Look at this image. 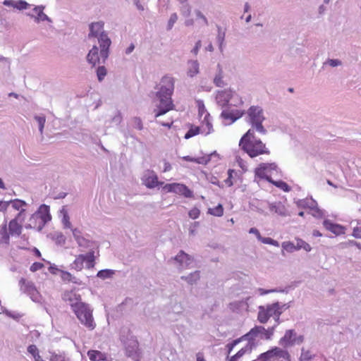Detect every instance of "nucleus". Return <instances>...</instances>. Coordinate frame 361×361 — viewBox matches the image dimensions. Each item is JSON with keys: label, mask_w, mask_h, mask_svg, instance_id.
I'll return each mask as SVG.
<instances>
[{"label": "nucleus", "mask_w": 361, "mask_h": 361, "mask_svg": "<svg viewBox=\"0 0 361 361\" xmlns=\"http://www.w3.org/2000/svg\"><path fill=\"white\" fill-rule=\"evenodd\" d=\"M27 352L33 356L35 361H39L42 359L35 345H30L27 347Z\"/></svg>", "instance_id": "43"}, {"label": "nucleus", "mask_w": 361, "mask_h": 361, "mask_svg": "<svg viewBox=\"0 0 361 361\" xmlns=\"http://www.w3.org/2000/svg\"><path fill=\"white\" fill-rule=\"evenodd\" d=\"M324 228L332 232L336 235L343 234L345 233V227L337 224H334L329 219H326L323 222Z\"/></svg>", "instance_id": "19"}, {"label": "nucleus", "mask_w": 361, "mask_h": 361, "mask_svg": "<svg viewBox=\"0 0 361 361\" xmlns=\"http://www.w3.org/2000/svg\"><path fill=\"white\" fill-rule=\"evenodd\" d=\"M54 239L56 240V243L60 245H63L66 243V237L61 232H57L54 234Z\"/></svg>", "instance_id": "56"}, {"label": "nucleus", "mask_w": 361, "mask_h": 361, "mask_svg": "<svg viewBox=\"0 0 361 361\" xmlns=\"http://www.w3.org/2000/svg\"><path fill=\"white\" fill-rule=\"evenodd\" d=\"M195 13L197 18L200 19L204 25H208L209 22L206 16L198 9L195 11Z\"/></svg>", "instance_id": "57"}, {"label": "nucleus", "mask_w": 361, "mask_h": 361, "mask_svg": "<svg viewBox=\"0 0 361 361\" xmlns=\"http://www.w3.org/2000/svg\"><path fill=\"white\" fill-rule=\"evenodd\" d=\"M5 202L8 203V207L11 204L12 207L15 210L20 211L21 209H24L23 207L27 206V203L21 200L15 199L10 201H5Z\"/></svg>", "instance_id": "33"}, {"label": "nucleus", "mask_w": 361, "mask_h": 361, "mask_svg": "<svg viewBox=\"0 0 361 361\" xmlns=\"http://www.w3.org/2000/svg\"><path fill=\"white\" fill-rule=\"evenodd\" d=\"M247 122L252 125V128L254 130L265 135L267 130L262 125L265 117L264 116L263 109L259 106H251L247 111Z\"/></svg>", "instance_id": "5"}, {"label": "nucleus", "mask_w": 361, "mask_h": 361, "mask_svg": "<svg viewBox=\"0 0 361 361\" xmlns=\"http://www.w3.org/2000/svg\"><path fill=\"white\" fill-rule=\"evenodd\" d=\"M17 219H12L8 224L9 233L11 235L19 236L22 232V226L18 223Z\"/></svg>", "instance_id": "25"}, {"label": "nucleus", "mask_w": 361, "mask_h": 361, "mask_svg": "<svg viewBox=\"0 0 361 361\" xmlns=\"http://www.w3.org/2000/svg\"><path fill=\"white\" fill-rule=\"evenodd\" d=\"M51 219V216L49 213V207L46 204H42L38 210L31 216L29 220L30 224L26 228H35L37 231H41Z\"/></svg>", "instance_id": "4"}, {"label": "nucleus", "mask_w": 361, "mask_h": 361, "mask_svg": "<svg viewBox=\"0 0 361 361\" xmlns=\"http://www.w3.org/2000/svg\"><path fill=\"white\" fill-rule=\"evenodd\" d=\"M268 207L270 212L277 214L278 215L286 216L287 210L283 204L281 202H268Z\"/></svg>", "instance_id": "22"}, {"label": "nucleus", "mask_w": 361, "mask_h": 361, "mask_svg": "<svg viewBox=\"0 0 361 361\" xmlns=\"http://www.w3.org/2000/svg\"><path fill=\"white\" fill-rule=\"evenodd\" d=\"M173 192L178 195H183L185 197L190 198L193 197V192L185 185L174 183Z\"/></svg>", "instance_id": "23"}, {"label": "nucleus", "mask_w": 361, "mask_h": 361, "mask_svg": "<svg viewBox=\"0 0 361 361\" xmlns=\"http://www.w3.org/2000/svg\"><path fill=\"white\" fill-rule=\"evenodd\" d=\"M61 279L65 281L72 282L79 285L81 284V281L78 279L68 271L61 272Z\"/></svg>", "instance_id": "40"}, {"label": "nucleus", "mask_w": 361, "mask_h": 361, "mask_svg": "<svg viewBox=\"0 0 361 361\" xmlns=\"http://www.w3.org/2000/svg\"><path fill=\"white\" fill-rule=\"evenodd\" d=\"M220 117L223 119L224 125H231L235 121H233V116L231 109H226L222 111Z\"/></svg>", "instance_id": "31"}, {"label": "nucleus", "mask_w": 361, "mask_h": 361, "mask_svg": "<svg viewBox=\"0 0 361 361\" xmlns=\"http://www.w3.org/2000/svg\"><path fill=\"white\" fill-rule=\"evenodd\" d=\"M233 97V91L229 90H219L216 94V104L221 108L226 107Z\"/></svg>", "instance_id": "15"}, {"label": "nucleus", "mask_w": 361, "mask_h": 361, "mask_svg": "<svg viewBox=\"0 0 361 361\" xmlns=\"http://www.w3.org/2000/svg\"><path fill=\"white\" fill-rule=\"evenodd\" d=\"M123 117L121 113L119 111H116L112 116L111 119L106 121L108 124V127H112L114 126H118L122 121Z\"/></svg>", "instance_id": "32"}, {"label": "nucleus", "mask_w": 361, "mask_h": 361, "mask_svg": "<svg viewBox=\"0 0 361 361\" xmlns=\"http://www.w3.org/2000/svg\"><path fill=\"white\" fill-rule=\"evenodd\" d=\"M200 214V209L195 207V208H192L191 210H190L188 215L190 218H192L193 219H196L199 217Z\"/></svg>", "instance_id": "64"}, {"label": "nucleus", "mask_w": 361, "mask_h": 361, "mask_svg": "<svg viewBox=\"0 0 361 361\" xmlns=\"http://www.w3.org/2000/svg\"><path fill=\"white\" fill-rule=\"evenodd\" d=\"M62 298L65 302H68L72 310L75 308V306H78L83 302L81 301L80 295L73 290L65 292Z\"/></svg>", "instance_id": "16"}, {"label": "nucleus", "mask_w": 361, "mask_h": 361, "mask_svg": "<svg viewBox=\"0 0 361 361\" xmlns=\"http://www.w3.org/2000/svg\"><path fill=\"white\" fill-rule=\"evenodd\" d=\"M50 361H70V359L63 355L53 354Z\"/></svg>", "instance_id": "58"}, {"label": "nucleus", "mask_w": 361, "mask_h": 361, "mask_svg": "<svg viewBox=\"0 0 361 361\" xmlns=\"http://www.w3.org/2000/svg\"><path fill=\"white\" fill-rule=\"evenodd\" d=\"M45 6L43 5L36 6L33 8L34 12L37 14V16L28 14L29 16L33 18L36 23H39L40 21H48L49 23H51V19L44 13V10Z\"/></svg>", "instance_id": "18"}, {"label": "nucleus", "mask_w": 361, "mask_h": 361, "mask_svg": "<svg viewBox=\"0 0 361 361\" xmlns=\"http://www.w3.org/2000/svg\"><path fill=\"white\" fill-rule=\"evenodd\" d=\"M239 146L251 158L270 153L269 150L266 147V145L260 139L256 137L253 129H249L241 137Z\"/></svg>", "instance_id": "3"}, {"label": "nucleus", "mask_w": 361, "mask_h": 361, "mask_svg": "<svg viewBox=\"0 0 361 361\" xmlns=\"http://www.w3.org/2000/svg\"><path fill=\"white\" fill-rule=\"evenodd\" d=\"M94 252L91 250L85 255V262H86V267L92 269L94 267Z\"/></svg>", "instance_id": "37"}, {"label": "nucleus", "mask_w": 361, "mask_h": 361, "mask_svg": "<svg viewBox=\"0 0 361 361\" xmlns=\"http://www.w3.org/2000/svg\"><path fill=\"white\" fill-rule=\"evenodd\" d=\"M304 341V336L302 335L297 336V334L293 329H288L286 331L284 336L281 338L279 344L284 348L292 347L295 345H300Z\"/></svg>", "instance_id": "9"}, {"label": "nucleus", "mask_w": 361, "mask_h": 361, "mask_svg": "<svg viewBox=\"0 0 361 361\" xmlns=\"http://www.w3.org/2000/svg\"><path fill=\"white\" fill-rule=\"evenodd\" d=\"M262 329L260 326H255L254 328L251 329L248 333L241 337L243 340L247 341V344H250L252 348L255 345V338L259 336V331H262Z\"/></svg>", "instance_id": "21"}, {"label": "nucleus", "mask_w": 361, "mask_h": 361, "mask_svg": "<svg viewBox=\"0 0 361 361\" xmlns=\"http://www.w3.org/2000/svg\"><path fill=\"white\" fill-rule=\"evenodd\" d=\"M73 312L86 328L90 330H93L95 328L96 324L92 316V310L88 304L82 302L78 306H75Z\"/></svg>", "instance_id": "6"}, {"label": "nucleus", "mask_w": 361, "mask_h": 361, "mask_svg": "<svg viewBox=\"0 0 361 361\" xmlns=\"http://www.w3.org/2000/svg\"><path fill=\"white\" fill-rule=\"evenodd\" d=\"M142 181L147 188L150 189L154 188L159 185H162L164 183L163 182H159L158 180L157 175L152 170H147L145 171L142 177Z\"/></svg>", "instance_id": "11"}, {"label": "nucleus", "mask_w": 361, "mask_h": 361, "mask_svg": "<svg viewBox=\"0 0 361 361\" xmlns=\"http://www.w3.org/2000/svg\"><path fill=\"white\" fill-rule=\"evenodd\" d=\"M19 286L20 291L27 294L32 300L39 301L41 295L32 281L21 278L19 280Z\"/></svg>", "instance_id": "10"}, {"label": "nucleus", "mask_w": 361, "mask_h": 361, "mask_svg": "<svg viewBox=\"0 0 361 361\" xmlns=\"http://www.w3.org/2000/svg\"><path fill=\"white\" fill-rule=\"evenodd\" d=\"M200 279V271H195L187 276H180V279L185 281L190 285H194L197 283Z\"/></svg>", "instance_id": "27"}, {"label": "nucleus", "mask_w": 361, "mask_h": 361, "mask_svg": "<svg viewBox=\"0 0 361 361\" xmlns=\"http://www.w3.org/2000/svg\"><path fill=\"white\" fill-rule=\"evenodd\" d=\"M88 36L89 37H94L97 38L100 51L99 54L98 47L94 45L87 55V61L93 66L97 64L105 63L109 57L111 41L107 32L104 30V23L99 21L91 23Z\"/></svg>", "instance_id": "1"}, {"label": "nucleus", "mask_w": 361, "mask_h": 361, "mask_svg": "<svg viewBox=\"0 0 361 361\" xmlns=\"http://www.w3.org/2000/svg\"><path fill=\"white\" fill-rule=\"evenodd\" d=\"M201 132V128L200 127H193L192 126L189 130L185 133L184 137L185 139H189L196 135H198Z\"/></svg>", "instance_id": "46"}, {"label": "nucleus", "mask_w": 361, "mask_h": 361, "mask_svg": "<svg viewBox=\"0 0 361 361\" xmlns=\"http://www.w3.org/2000/svg\"><path fill=\"white\" fill-rule=\"evenodd\" d=\"M259 360L260 361H291L290 355L284 348L274 347L265 353H262Z\"/></svg>", "instance_id": "7"}, {"label": "nucleus", "mask_w": 361, "mask_h": 361, "mask_svg": "<svg viewBox=\"0 0 361 361\" xmlns=\"http://www.w3.org/2000/svg\"><path fill=\"white\" fill-rule=\"evenodd\" d=\"M259 241H261L262 243L264 244H268V245H274L275 247H279V243L278 241L271 238H268V237H262L261 238V239L259 240Z\"/></svg>", "instance_id": "53"}, {"label": "nucleus", "mask_w": 361, "mask_h": 361, "mask_svg": "<svg viewBox=\"0 0 361 361\" xmlns=\"http://www.w3.org/2000/svg\"><path fill=\"white\" fill-rule=\"evenodd\" d=\"M72 233L79 247L84 248L92 247L93 242L82 236L81 231L78 228L72 229Z\"/></svg>", "instance_id": "17"}, {"label": "nucleus", "mask_w": 361, "mask_h": 361, "mask_svg": "<svg viewBox=\"0 0 361 361\" xmlns=\"http://www.w3.org/2000/svg\"><path fill=\"white\" fill-rule=\"evenodd\" d=\"M242 341H243V339L242 338V337H240L238 339L233 341L231 343H228L226 345V348H228V353L230 354L233 350V348Z\"/></svg>", "instance_id": "60"}, {"label": "nucleus", "mask_w": 361, "mask_h": 361, "mask_svg": "<svg viewBox=\"0 0 361 361\" xmlns=\"http://www.w3.org/2000/svg\"><path fill=\"white\" fill-rule=\"evenodd\" d=\"M115 274V271L112 269H102L98 271L97 276L102 279H111Z\"/></svg>", "instance_id": "42"}, {"label": "nucleus", "mask_w": 361, "mask_h": 361, "mask_svg": "<svg viewBox=\"0 0 361 361\" xmlns=\"http://www.w3.org/2000/svg\"><path fill=\"white\" fill-rule=\"evenodd\" d=\"M224 73L223 67L221 63H218L216 65V69L215 75L213 79L214 84L218 87H224L226 83L224 80Z\"/></svg>", "instance_id": "20"}, {"label": "nucleus", "mask_w": 361, "mask_h": 361, "mask_svg": "<svg viewBox=\"0 0 361 361\" xmlns=\"http://www.w3.org/2000/svg\"><path fill=\"white\" fill-rule=\"evenodd\" d=\"M261 329H262V331H259V337L261 339L264 340H271L272 338V336L274 335L276 325H274L271 327H269L268 329H265L264 326H260Z\"/></svg>", "instance_id": "29"}, {"label": "nucleus", "mask_w": 361, "mask_h": 361, "mask_svg": "<svg viewBox=\"0 0 361 361\" xmlns=\"http://www.w3.org/2000/svg\"><path fill=\"white\" fill-rule=\"evenodd\" d=\"M214 154H215V153H214ZM212 155H213V154H211L207 157H202L195 158V162L200 164H207L210 161V157Z\"/></svg>", "instance_id": "62"}, {"label": "nucleus", "mask_w": 361, "mask_h": 361, "mask_svg": "<svg viewBox=\"0 0 361 361\" xmlns=\"http://www.w3.org/2000/svg\"><path fill=\"white\" fill-rule=\"evenodd\" d=\"M209 212L216 216H221L224 214V209L221 204L213 209H209Z\"/></svg>", "instance_id": "47"}, {"label": "nucleus", "mask_w": 361, "mask_h": 361, "mask_svg": "<svg viewBox=\"0 0 361 361\" xmlns=\"http://www.w3.org/2000/svg\"><path fill=\"white\" fill-rule=\"evenodd\" d=\"M171 260L175 261L178 264V269L180 270L188 268L193 262V258L186 254L183 250H180L179 253Z\"/></svg>", "instance_id": "13"}, {"label": "nucleus", "mask_w": 361, "mask_h": 361, "mask_svg": "<svg viewBox=\"0 0 361 361\" xmlns=\"http://www.w3.org/2000/svg\"><path fill=\"white\" fill-rule=\"evenodd\" d=\"M197 107H198V114L200 117V118L203 116V115H206L207 112L205 106L204 104V102L202 100H197Z\"/></svg>", "instance_id": "51"}, {"label": "nucleus", "mask_w": 361, "mask_h": 361, "mask_svg": "<svg viewBox=\"0 0 361 361\" xmlns=\"http://www.w3.org/2000/svg\"><path fill=\"white\" fill-rule=\"evenodd\" d=\"M133 125L135 128L141 130L143 128L142 121L139 117H134L133 118Z\"/></svg>", "instance_id": "61"}, {"label": "nucleus", "mask_w": 361, "mask_h": 361, "mask_svg": "<svg viewBox=\"0 0 361 361\" xmlns=\"http://www.w3.org/2000/svg\"><path fill=\"white\" fill-rule=\"evenodd\" d=\"M4 4L8 5V6L11 5V6H13L14 8H16L19 10L27 9L30 6L28 3H27L25 1H23V0H19L18 1L6 0L4 2Z\"/></svg>", "instance_id": "30"}, {"label": "nucleus", "mask_w": 361, "mask_h": 361, "mask_svg": "<svg viewBox=\"0 0 361 361\" xmlns=\"http://www.w3.org/2000/svg\"><path fill=\"white\" fill-rule=\"evenodd\" d=\"M106 69L104 66H100L97 68V75L99 82L104 80V77L106 75Z\"/></svg>", "instance_id": "49"}, {"label": "nucleus", "mask_w": 361, "mask_h": 361, "mask_svg": "<svg viewBox=\"0 0 361 361\" xmlns=\"http://www.w3.org/2000/svg\"><path fill=\"white\" fill-rule=\"evenodd\" d=\"M258 309L257 319L261 324H266L271 317L282 314V310H281L280 303L279 302L265 306L261 305Z\"/></svg>", "instance_id": "8"}, {"label": "nucleus", "mask_w": 361, "mask_h": 361, "mask_svg": "<svg viewBox=\"0 0 361 361\" xmlns=\"http://www.w3.org/2000/svg\"><path fill=\"white\" fill-rule=\"evenodd\" d=\"M1 235H2L3 240L8 243L9 242V235H11L9 233L7 232V225L6 223H5L1 229L0 231Z\"/></svg>", "instance_id": "52"}, {"label": "nucleus", "mask_w": 361, "mask_h": 361, "mask_svg": "<svg viewBox=\"0 0 361 361\" xmlns=\"http://www.w3.org/2000/svg\"><path fill=\"white\" fill-rule=\"evenodd\" d=\"M85 262V255H79L76 257L74 262L71 264V267L76 271H80L83 268Z\"/></svg>", "instance_id": "35"}, {"label": "nucleus", "mask_w": 361, "mask_h": 361, "mask_svg": "<svg viewBox=\"0 0 361 361\" xmlns=\"http://www.w3.org/2000/svg\"><path fill=\"white\" fill-rule=\"evenodd\" d=\"M200 72V63L197 60H190L188 61V68L187 74L189 77L193 78Z\"/></svg>", "instance_id": "26"}, {"label": "nucleus", "mask_w": 361, "mask_h": 361, "mask_svg": "<svg viewBox=\"0 0 361 361\" xmlns=\"http://www.w3.org/2000/svg\"><path fill=\"white\" fill-rule=\"evenodd\" d=\"M178 20V16L176 13H173L171 15L170 18L168 21L167 24V30H171L173 27L174 24Z\"/></svg>", "instance_id": "54"}, {"label": "nucleus", "mask_w": 361, "mask_h": 361, "mask_svg": "<svg viewBox=\"0 0 361 361\" xmlns=\"http://www.w3.org/2000/svg\"><path fill=\"white\" fill-rule=\"evenodd\" d=\"M34 119L37 121L39 126V131L41 135L43 134L44 128L46 123V116L44 114L35 115Z\"/></svg>", "instance_id": "41"}, {"label": "nucleus", "mask_w": 361, "mask_h": 361, "mask_svg": "<svg viewBox=\"0 0 361 361\" xmlns=\"http://www.w3.org/2000/svg\"><path fill=\"white\" fill-rule=\"evenodd\" d=\"M296 242L297 250H299L300 249H304L307 252H310L311 250V246L302 239H297Z\"/></svg>", "instance_id": "44"}, {"label": "nucleus", "mask_w": 361, "mask_h": 361, "mask_svg": "<svg viewBox=\"0 0 361 361\" xmlns=\"http://www.w3.org/2000/svg\"><path fill=\"white\" fill-rule=\"evenodd\" d=\"M269 182L271 183L272 184H274L277 188L283 190L285 192H289L290 190V187L286 183H285L282 180L274 181V180H271V181H269Z\"/></svg>", "instance_id": "45"}, {"label": "nucleus", "mask_w": 361, "mask_h": 361, "mask_svg": "<svg viewBox=\"0 0 361 361\" xmlns=\"http://www.w3.org/2000/svg\"><path fill=\"white\" fill-rule=\"evenodd\" d=\"M277 169L278 166L275 163H262L255 169V173L256 176L260 178L266 179L268 181H271V178L267 176L266 171L276 170Z\"/></svg>", "instance_id": "14"}, {"label": "nucleus", "mask_w": 361, "mask_h": 361, "mask_svg": "<svg viewBox=\"0 0 361 361\" xmlns=\"http://www.w3.org/2000/svg\"><path fill=\"white\" fill-rule=\"evenodd\" d=\"M159 86V90L156 94L158 104L154 110L156 118L166 114L174 107L171 99V95L174 90V79L170 76H164Z\"/></svg>", "instance_id": "2"}, {"label": "nucleus", "mask_w": 361, "mask_h": 361, "mask_svg": "<svg viewBox=\"0 0 361 361\" xmlns=\"http://www.w3.org/2000/svg\"><path fill=\"white\" fill-rule=\"evenodd\" d=\"M126 353L135 361H140L141 355L139 349V343L137 340L131 339L126 346Z\"/></svg>", "instance_id": "12"}, {"label": "nucleus", "mask_w": 361, "mask_h": 361, "mask_svg": "<svg viewBox=\"0 0 361 361\" xmlns=\"http://www.w3.org/2000/svg\"><path fill=\"white\" fill-rule=\"evenodd\" d=\"M201 133L205 135L209 134L213 130V126L210 121V114L207 113L202 121Z\"/></svg>", "instance_id": "24"}, {"label": "nucleus", "mask_w": 361, "mask_h": 361, "mask_svg": "<svg viewBox=\"0 0 361 361\" xmlns=\"http://www.w3.org/2000/svg\"><path fill=\"white\" fill-rule=\"evenodd\" d=\"M60 214L63 215L61 223L63 225L64 228H71V223L70 221V217L68 213L67 209L65 207H63L62 209L60 210Z\"/></svg>", "instance_id": "34"}, {"label": "nucleus", "mask_w": 361, "mask_h": 361, "mask_svg": "<svg viewBox=\"0 0 361 361\" xmlns=\"http://www.w3.org/2000/svg\"><path fill=\"white\" fill-rule=\"evenodd\" d=\"M312 357V355L311 352L308 350H305L304 348L301 350V355L300 357V361H308L311 360Z\"/></svg>", "instance_id": "50"}, {"label": "nucleus", "mask_w": 361, "mask_h": 361, "mask_svg": "<svg viewBox=\"0 0 361 361\" xmlns=\"http://www.w3.org/2000/svg\"><path fill=\"white\" fill-rule=\"evenodd\" d=\"M283 250H286L288 252H293L297 250L296 245H294L293 243L290 241L283 242L281 245Z\"/></svg>", "instance_id": "48"}, {"label": "nucleus", "mask_w": 361, "mask_h": 361, "mask_svg": "<svg viewBox=\"0 0 361 361\" xmlns=\"http://www.w3.org/2000/svg\"><path fill=\"white\" fill-rule=\"evenodd\" d=\"M87 355L92 361H99L104 359V355L98 350H89L87 352Z\"/></svg>", "instance_id": "38"}, {"label": "nucleus", "mask_w": 361, "mask_h": 361, "mask_svg": "<svg viewBox=\"0 0 361 361\" xmlns=\"http://www.w3.org/2000/svg\"><path fill=\"white\" fill-rule=\"evenodd\" d=\"M181 14L185 17H188L191 13V7L189 4L185 3L180 8Z\"/></svg>", "instance_id": "55"}, {"label": "nucleus", "mask_w": 361, "mask_h": 361, "mask_svg": "<svg viewBox=\"0 0 361 361\" xmlns=\"http://www.w3.org/2000/svg\"><path fill=\"white\" fill-rule=\"evenodd\" d=\"M329 65L331 67H336L339 66L342 64V62L339 59H327L324 63V65Z\"/></svg>", "instance_id": "59"}, {"label": "nucleus", "mask_w": 361, "mask_h": 361, "mask_svg": "<svg viewBox=\"0 0 361 361\" xmlns=\"http://www.w3.org/2000/svg\"><path fill=\"white\" fill-rule=\"evenodd\" d=\"M217 35H216V42L219 44V49L220 52L224 51V41H225V37H226V32L222 29L221 27L217 25Z\"/></svg>", "instance_id": "28"}, {"label": "nucleus", "mask_w": 361, "mask_h": 361, "mask_svg": "<svg viewBox=\"0 0 361 361\" xmlns=\"http://www.w3.org/2000/svg\"><path fill=\"white\" fill-rule=\"evenodd\" d=\"M233 119V121H237L238 118H241L245 114V111H240L238 109H231Z\"/></svg>", "instance_id": "63"}, {"label": "nucleus", "mask_w": 361, "mask_h": 361, "mask_svg": "<svg viewBox=\"0 0 361 361\" xmlns=\"http://www.w3.org/2000/svg\"><path fill=\"white\" fill-rule=\"evenodd\" d=\"M297 204L300 207H308L313 209L316 207V202L313 199L299 200Z\"/></svg>", "instance_id": "36"}, {"label": "nucleus", "mask_w": 361, "mask_h": 361, "mask_svg": "<svg viewBox=\"0 0 361 361\" xmlns=\"http://www.w3.org/2000/svg\"><path fill=\"white\" fill-rule=\"evenodd\" d=\"M252 347L250 344H247L245 347L241 348L235 355L230 358L229 361H238L245 353L250 352Z\"/></svg>", "instance_id": "39"}]
</instances>
